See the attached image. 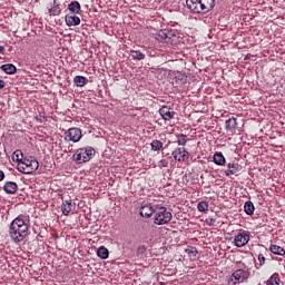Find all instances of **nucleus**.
Returning a JSON list of instances; mask_svg holds the SVG:
<instances>
[{
	"label": "nucleus",
	"mask_w": 285,
	"mask_h": 285,
	"mask_svg": "<svg viewBox=\"0 0 285 285\" xmlns=\"http://www.w3.org/2000/svg\"><path fill=\"white\" fill-rule=\"evenodd\" d=\"M87 82H88V79L83 76H77L73 78V85L77 86L78 88L85 87Z\"/></svg>",
	"instance_id": "26"
},
{
	"label": "nucleus",
	"mask_w": 285,
	"mask_h": 285,
	"mask_svg": "<svg viewBox=\"0 0 285 285\" xmlns=\"http://www.w3.org/2000/svg\"><path fill=\"white\" fill-rule=\"evenodd\" d=\"M244 210L247 216L255 214V205L250 200L245 202Z\"/></svg>",
	"instance_id": "28"
},
{
	"label": "nucleus",
	"mask_w": 285,
	"mask_h": 285,
	"mask_svg": "<svg viewBox=\"0 0 285 285\" xmlns=\"http://www.w3.org/2000/svg\"><path fill=\"white\" fill-rule=\"evenodd\" d=\"M68 9L72 16L81 13V3L78 1H72L69 3Z\"/></svg>",
	"instance_id": "18"
},
{
	"label": "nucleus",
	"mask_w": 285,
	"mask_h": 285,
	"mask_svg": "<svg viewBox=\"0 0 285 285\" xmlns=\"http://www.w3.org/2000/svg\"><path fill=\"white\" fill-rule=\"evenodd\" d=\"M249 276V271L238 268L232 274V277L228 278V285L242 284L244 281L248 279Z\"/></svg>",
	"instance_id": "5"
},
{
	"label": "nucleus",
	"mask_w": 285,
	"mask_h": 285,
	"mask_svg": "<svg viewBox=\"0 0 285 285\" xmlns=\"http://www.w3.org/2000/svg\"><path fill=\"white\" fill-rule=\"evenodd\" d=\"M3 190L8 195H14L18 190V184L13 181L4 183Z\"/></svg>",
	"instance_id": "16"
},
{
	"label": "nucleus",
	"mask_w": 285,
	"mask_h": 285,
	"mask_svg": "<svg viewBox=\"0 0 285 285\" xmlns=\"http://www.w3.org/2000/svg\"><path fill=\"white\" fill-rule=\"evenodd\" d=\"M150 147H151V150L159 151L163 149L164 144L160 140L156 139L151 141Z\"/></svg>",
	"instance_id": "31"
},
{
	"label": "nucleus",
	"mask_w": 285,
	"mask_h": 285,
	"mask_svg": "<svg viewBox=\"0 0 285 285\" xmlns=\"http://www.w3.org/2000/svg\"><path fill=\"white\" fill-rule=\"evenodd\" d=\"M97 256L100 258V259H108L109 258V250L108 248H106L105 246H100L98 249H97Z\"/></svg>",
	"instance_id": "27"
},
{
	"label": "nucleus",
	"mask_w": 285,
	"mask_h": 285,
	"mask_svg": "<svg viewBox=\"0 0 285 285\" xmlns=\"http://www.w3.org/2000/svg\"><path fill=\"white\" fill-rule=\"evenodd\" d=\"M267 285H282L281 275L274 273L271 275L268 281L266 282Z\"/></svg>",
	"instance_id": "25"
},
{
	"label": "nucleus",
	"mask_w": 285,
	"mask_h": 285,
	"mask_svg": "<svg viewBox=\"0 0 285 285\" xmlns=\"http://www.w3.org/2000/svg\"><path fill=\"white\" fill-rule=\"evenodd\" d=\"M41 128L42 127H38L37 136H39V137H43V135L40 134V132H42Z\"/></svg>",
	"instance_id": "40"
},
{
	"label": "nucleus",
	"mask_w": 285,
	"mask_h": 285,
	"mask_svg": "<svg viewBox=\"0 0 285 285\" xmlns=\"http://www.w3.org/2000/svg\"><path fill=\"white\" fill-rule=\"evenodd\" d=\"M26 158L23 157V154L21 150H17L12 154V160L16 161V163H20L22 160H24Z\"/></svg>",
	"instance_id": "29"
},
{
	"label": "nucleus",
	"mask_w": 285,
	"mask_h": 285,
	"mask_svg": "<svg viewBox=\"0 0 285 285\" xmlns=\"http://www.w3.org/2000/svg\"><path fill=\"white\" fill-rule=\"evenodd\" d=\"M37 168H39V161L37 163Z\"/></svg>",
	"instance_id": "43"
},
{
	"label": "nucleus",
	"mask_w": 285,
	"mask_h": 285,
	"mask_svg": "<svg viewBox=\"0 0 285 285\" xmlns=\"http://www.w3.org/2000/svg\"><path fill=\"white\" fill-rule=\"evenodd\" d=\"M177 35H178L177 30L166 28V29H160L155 35V39L163 43L173 45L178 39Z\"/></svg>",
	"instance_id": "4"
},
{
	"label": "nucleus",
	"mask_w": 285,
	"mask_h": 285,
	"mask_svg": "<svg viewBox=\"0 0 285 285\" xmlns=\"http://www.w3.org/2000/svg\"><path fill=\"white\" fill-rule=\"evenodd\" d=\"M38 121L43 124L45 121H47V118L45 116H39Z\"/></svg>",
	"instance_id": "39"
},
{
	"label": "nucleus",
	"mask_w": 285,
	"mask_h": 285,
	"mask_svg": "<svg viewBox=\"0 0 285 285\" xmlns=\"http://www.w3.org/2000/svg\"><path fill=\"white\" fill-rule=\"evenodd\" d=\"M6 48L3 46H0V53L4 55Z\"/></svg>",
	"instance_id": "41"
},
{
	"label": "nucleus",
	"mask_w": 285,
	"mask_h": 285,
	"mask_svg": "<svg viewBox=\"0 0 285 285\" xmlns=\"http://www.w3.org/2000/svg\"><path fill=\"white\" fill-rule=\"evenodd\" d=\"M197 208L200 213H206L209 208V205L206 200H202V202L198 203Z\"/></svg>",
	"instance_id": "32"
},
{
	"label": "nucleus",
	"mask_w": 285,
	"mask_h": 285,
	"mask_svg": "<svg viewBox=\"0 0 285 285\" xmlns=\"http://www.w3.org/2000/svg\"><path fill=\"white\" fill-rule=\"evenodd\" d=\"M258 262H259V266L265 265L266 258H265L264 254L258 255Z\"/></svg>",
	"instance_id": "36"
},
{
	"label": "nucleus",
	"mask_w": 285,
	"mask_h": 285,
	"mask_svg": "<svg viewBox=\"0 0 285 285\" xmlns=\"http://www.w3.org/2000/svg\"><path fill=\"white\" fill-rule=\"evenodd\" d=\"M213 163H215L216 166H225L226 159L224 157V154H222V153L214 154Z\"/></svg>",
	"instance_id": "21"
},
{
	"label": "nucleus",
	"mask_w": 285,
	"mask_h": 285,
	"mask_svg": "<svg viewBox=\"0 0 285 285\" xmlns=\"http://www.w3.org/2000/svg\"><path fill=\"white\" fill-rule=\"evenodd\" d=\"M185 253L187 254V256L191 257H196L198 255V250L196 247H190V248H186Z\"/></svg>",
	"instance_id": "33"
},
{
	"label": "nucleus",
	"mask_w": 285,
	"mask_h": 285,
	"mask_svg": "<svg viewBox=\"0 0 285 285\" xmlns=\"http://www.w3.org/2000/svg\"><path fill=\"white\" fill-rule=\"evenodd\" d=\"M82 139V131L79 128H70L65 132V140L73 144L79 142Z\"/></svg>",
	"instance_id": "7"
},
{
	"label": "nucleus",
	"mask_w": 285,
	"mask_h": 285,
	"mask_svg": "<svg viewBox=\"0 0 285 285\" xmlns=\"http://www.w3.org/2000/svg\"><path fill=\"white\" fill-rule=\"evenodd\" d=\"M95 153L96 151L92 147L79 148L72 155V159L78 165H82V164L90 161L92 159V157L95 156Z\"/></svg>",
	"instance_id": "3"
},
{
	"label": "nucleus",
	"mask_w": 285,
	"mask_h": 285,
	"mask_svg": "<svg viewBox=\"0 0 285 285\" xmlns=\"http://www.w3.org/2000/svg\"><path fill=\"white\" fill-rule=\"evenodd\" d=\"M65 23L68 27H76L81 23V18L76 14H68L65 17Z\"/></svg>",
	"instance_id": "14"
},
{
	"label": "nucleus",
	"mask_w": 285,
	"mask_h": 285,
	"mask_svg": "<svg viewBox=\"0 0 285 285\" xmlns=\"http://www.w3.org/2000/svg\"><path fill=\"white\" fill-rule=\"evenodd\" d=\"M1 70L9 76H12L17 72V67L13 63H4L1 66Z\"/></svg>",
	"instance_id": "20"
},
{
	"label": "nucleus",
	"mask_w": 285,
	"mask_h": 285,
	"mask_svg": "<svg viewBox=\"0 0 285 285\" xmlns=\"http://www.w3.org/2000/svg\"><path fill=\"white\" fill-rule=\"evenodd\" d=\"M75 205L71 199L65 200L61 205L63 216H69L70 212L75 209Z\"/></svg>",
	"instance_id": "17"
},
{
	"label": "nucleus",
	"mask_w": 285,
	"mask_h": 285,
	"mask_svg": "<svg viewBox=\"0 0 285 285\" xmlns=\"http://www.w3.org/2000/svg\"><path fill=\"white\" fill-rule=\"evenodd\" d=\"M202 0H186V8L194 14H203Z\"/></svg>",
	"instance_id": "10"
},
{
	"label": "nucleus",
	"mask_w": 285,
	"mask_h": 285,
	"mask_svg": "<svg viewBox=\"0 0 285 285\" xmlns=\"http://www.w3.org/2000/svg\"><path fill=\"white\" fill-rule=\"evenodd\" d=\"M169 166V160L163 159L158 161V167L159 168H165Z\"/></svg>",
	"instance_id": "35"
},
{
	"label": "nucleus",
	"mask_w": 285,
	"mask_h": 285,
	"mask_svg": "<svg viewBox=\"0 0 285 285\" xmlns=\"http://www.w3.org/2000/svg\"><path fill=\"white\" fill-rule=\"evenodd\" d=\"M250 240V233L248 230H240L238 234L234 237V245L237 248H243L248 244Z\"/></svg>",
	"instance_id": "6"
},
{
	"label": "nucleus",
	"mask_w": 285,
	"mask_h": 285,
	"mask_svg": "<svg viewBox=\"0 0 285 285\" xmlns=\"http://www.w3.org/2000/svg\"><path fill=\"white\" fill-rule=\"evenodd\" d=\"M130 57L132 58L134 61H144L146 58V55L140 50H130Z\"/></svg>",
	"instance_id": "23"
},
{
	"label": "nucleus",
	"mask_w": 285,
	"mask_h": 285,
	"mask_svg": "<svg viewBox=\"0 0 285 285\" xmlns=\"http://www.w3.org/2000/svg\"><path fill=\"white\" fill-rule=\"evenodd\" d=\"M61 11V4L58 2V0H53V6L48 10L49 16H60Z\"/></svg>",
	"instance_id": "19"
},
{
	"label": "nucleus",
	"mask_w": 285,
	"mask_h": 285,
	"mask_svg": "<svg viewBox=\"0 0 285 285\" xmlns=\"http://www.w3.org/2000/svg\"><path fill=\"white\" fill-rule=\"evenodd\" d=\"M173 158L175 161L184 163L189 159V153L184 147H178L173 151Z\"/></svg>",
	"instance_id": "8"
},
{
	"label": "nucleus",
	"mask_w": 285,
	"mask_h": 285,
	"mask_svg": "<svg viewBox=\"0 0 285 285\" xmlns=\"http://www.w3.org/2000/svg\"><path fill=\"white\" fill-rule=\"evenodd\" d=\"M6 87V81L0 79V90L4 89Z\"/></svg>",
	"instance_id": "38"
},
{
	"label": "nucleus",
	"mask_w": 285,
	"mask_h": 285,
	"mask_svg": "<svg viewBox=\"0 0 285 285\" xmlns=\"http://www.w3.org/2000/svg\"><path fill=\"white\" fill-rule=\"evenodd\" d=\"M178 146H186L188 142L187 135L180 134L176 136Z\"/></svg>",
	"instance_id": "30"
},
{
	"label": "nucleus",
	"mask_w": 285,
	"mask_h": 285,
	"mask_svg": "<svg viewBox=\"0 0 285 285\" xmlns=\"http://www.w3.org/2000/svg\"><path fill=\"white\" fill-rule=\"evenodd\" d=\"M163 1H165V2H169L170 0H163Z\"/></svg>",
	"instance_id": "42"
},
{
	"label": "nucleus",
	"mask_w": 285,
	"mask_h": 285,
	"mask_svg": "<svg viewBox=\"0 0 285 285\" xmlns=\"http://www.w3.org/2000/svg\"><path fill=\"white\" fill-rule=\"evenodd\" d=\"M156 206H159V205H154V206L151 204L142 205L139 209V215L142 218L150 219L153 215H155Z\"/></svg>",
	"instance_id": "9"
},
{
	"label": "nucleus",
	"mask_w": 285,
	"mask_h": 285,
	"mask_svg": "<svg viewBox=\"0 0 285 285\" xmlns=\"http://www.w3.org/2000/svg\"><path fill=\"white\" fill-rule=\"evenodd\" d=\"M146 252H147V246L146 245L138 246V248H137V255L138 256H144Z\"/></svg>",
	"instance_id": "34"
},
{
	"label": "nucleus",
	"mask_w": 285,
	"mask_h": 285,
	"mask_svg": "<svg viewBox=\"0 0 285 285\" xmlns=\"http://www.w3.org/2000/svg\"><path fill=\"white\" fill-rule=\"evenodd\" d=\"M10 237L13 242H23L28 235V226L22 218H16L11 222L9 228Z\"/></svg>",
	"instance_id": "1"
},
{
	"label": "nucleus",
	"mask_w": 285,
	"mask_h": 285,
	"mask_svg": "<svg viewBox=\"0 0 285 285\" xmlns=\"http://www.w3.org/2000/svg\"><path fill=\"white\" fill-rule=\"evenodd\" d=\"M18 170L20 173H24V174H31L33 171V168H32V160H29L27 158L20 160L18 163Z\"/></svg>",
	"instance_id": "11"
},
{
	"label": "nucleus",
	"mask_w": 285,
	"mask_h": 285,
	"mask_svg": "<svg viewBox=\"0 0 285 285\" xmlns=\"http://www.w3.org/2000/svg\"><path fill=\"white\" fill-rule=\"evenodd\" d=\"M4 178H6V174H4V171H2V170L0 169V181H3Z\"/></svg>",
	"instance_id": "37"
},
{
	"label": "nucleus",
	"mask_w": 285,
	"mask_h": 285,
	"mask_svg": "<svg viewBox=\"0 0 285 285\" xmlns=\"http://www.w3.org/2000/svg\"><path fill=\"white\" fill-rule=\"evenodd\" d=\"M216 6V0H202L200 9H203V14H207L212 11Z\"/></svg>",
	"instance_id": "13"
},
{
	"label": "nucleus",
	"mask_w": 285,
	"mask_h": 285,
	"mask_svg": "<svg viewBox=\"0 0 285 285\" xmlns=\"http://www.w3.org/2000/svg\"><path fill=\"white\" fill-rule=\"evenodd\" d=\"M237 127V118L235 117H232V118H228L225 122V128L228 130V131H234L235 128Z\"/></svg>",
	"instance_id": "24"
},
{
	"label": "nucleus",
	"mask_w": 285,
	"mask_h": 285,
	"mask_svg": "<svg viewBox=\"0 0 285 285\" xmlns=\"http://www.w3.org/2000/svg\"><path fill=\"white\" fill-rule=\"evenodd\" d=\"M239 173V164L238 163H228L227 169L225 170L226 177L232 175H237Z\"/></svg>",
	"instance_id": "15"
},
{
	"label": "nucleus",
	"mask_w": 285,
	"mask_h": 285,
	"mask_svg": "<svg viewBox=\"0 0 285 285\" xmlns=\"http://www.w3.org/2000/svg\"><path fill=\"white\" fill-rule=\"evenodd\" d=\"M173 214L165 206H156L154 223L156 226H164L170 223Z\"/></svg>",
	"instance_id": "2"
},
{
	"label": "nucleus",
	"mask_w": 285,
	"mask_h": 285,
	"mask_svg": "<svg viewBox=\"0 0 285 285\" xmlns=\"http://www.w3.org/2000/svg\"><path fill=\"white\" fill-rule=\"evenodd\" d=\"M158 112H159V116H160L165 121H171V120L174 119L175 115H176V112H175L171 108H169V107H167V106H164L163 108H160V109L158 110Z\"/></svg>",
	"instance_id": "12"
},
{
	"label": "nucleus",
	"mask_w": 285,
	"mask_h": 285,
	"mask_svg": "<svg viewBox=\"0 0 285 285\" xmlns=\"http://www.w3.org/2000/svg\"><path fill=\"white\" fill-rule=\"evenodd\" d=\"M269 252L273 255H276V256H285V249L282 246H278V245L272 244L269 246Z\"/></svg>",
	"instance_id": "22"
}]
</instances>
